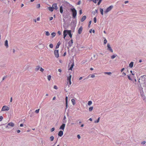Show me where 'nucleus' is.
I'll list each match as a JSON object with an SVG mask.
<instances>
[{
	"mask_svg": "<svg viewBox=\"0 0 146 146\" xmlns=\"http://www.w3.org/2000/svg\"><path fill=\"white\" fill-rule=\"evenodd\" d=\"M100 119V117H99L98 119V120L96 121H94L95 123H98L99 122V120Z\"/></svg>",
	"mask_w": 146,
	"mask_h": 146,
	"instance_id": "nucleus-32",
	"label": "nucleus"
},
{
	"mask_svg": "<svg viewBox=\"0 0 146 146\" xmlns=\"http://www.w3.org/2000/svg\"><path fill=\"white\" fill-rule=\"evenodd\" d=\"M5 46H8V41L7 40H6L5 41Z\"/></svg>",
	"mask_w": 146,
	"mask_h": 146,
	"instance_id": "nucleus-31",
	"label": "nucleus"
},
{
	"mask_svg": "<svg viewBox=\"0 0 146 146\" xmlns=\"http://www.w3.org/2000/svg\"><path fill=\"white\" fill-rule=\"evenodd\" d=\"M69 43L70 44V43L72 44L73 43V40H71L69 42Z\"/></svg>",
	"mask_w": 146,
	"mask_h": 146,
	"instance_id": "nucleus-44",
	"label": "nucleus"
},
{
	"mask_svg": "<svg viewBox=\"0 0 146 146\" xmlns=\"http://www.w3.org/2000/svg\"><path fill=\"white\" fill-rule=\"evenodd\" d=\"M40 5L39 4H38L37 5L36 7L37 8H38L40 7Z\"/></svg>",
	"mask_w": 146,
	"mask_h": 146,
	"instance_id": "nucleus-41",
	"label": "nucleus"
},
{
	"mask_svg": "<svg viewBox=\"0 0 146 146\" xmlns=\"http://www.w3.org/2000/svg\"><path fill=\"white\" fill-rule=\"evenodd\" d=\"M130 72L132 74V75H134V74L132 73V70H131Z\"/></svg>",
	"mask_w": 146,
	"mask_h": 146,
	"instance_id": "nucleus-63",
	"label": "nucleus"
},
{
	"mask_svg": "<svg viewBox=\"0 0 146 146\" xmlns=\"http://www.w3.org/2000/svg\"><path fill=\"white\" fill-rule=\"evenodd\" d=\"M124 70V68L122 69L121 70V72H122Z\"/></svg>",
	"mask_w": 146,
	"mask_h": 146,
	"instance_id": "nucleus-54",
	"label": "nucleus"
},
{
	"mask_svg": "<svg viewBox=\"0 0 146 146\" xmlns=\"http://www.w3.org/2000/svg\"><path fill=\"white\" fill-rule=\"evenodd\" d=\"M82 78V77H80L79 78V80H81Z\"/></svg>",
	"mask_w": 146,
	"mask_h": 146,
	"instance_id": "nucleus-64",
	"label": "nucleus"
},
{
	"mask_svg": "<svg viewBox=\"0 0 146 146\" xmlns=\"http://www.w3.org/2000/svg\"><path fill=\"white\" fill-rule=\"evenodd\" d=\"M46 35L47 36H49L50 35V34L48 31H46Z\"/></svg>",
	"mask_w": 146,
	"mask_h": 146,
	"instance_id": "nucleus-34",
	"label": "nucleus"
},
{
	"mask_svg": "<svg viewBox=\"0 0 146 146\" xmlns=\"http://www.w3.org/2000/svg\"><path fill=\"white\" fill-rule=\"evenodd\" d=\"M60 13H62L63 12V7L62 6L60 7Z\"/></svg>",
	"mask_w": 146,
	"mask_h": 146,
	"instance_id": "nucleus-18",
	"label": "nucleus"
},
{
	"mask_svg": "<svg viewBox=\"0 0 146 146\" xmlns=\"http://www.w3.org/2000/svg\"><path fill=\"white\" fill-rule=\"evenodd\" d=\"M100 11L101 14L103 15V9L102 8H100Z\"/></svg>",
	"mask_w": 146,
	"mask_h": 146,
	"instance_id": "nucleus-26",
	"label": "nucleus"
},
{
	"mask_svg": "<svg viewBox=\"0 0 146 146\" xmlns=\"http://www.w3.org/2000/svg\"><path fill=\"white\" fill-rule=\"evenodd\" d=\"M72 76L70 74L69 75V76H68L67 77V80L68 82L69 80H71Z\"/></svg>",
	"mask_w": 146,
	"mask_h": 146,
	"instance_id": "nucleus-17",
	"label": "nucleus"
},
{
	"mask_svg": "<svg viewBox=\"0 0 146 146\" xmlns=\"http://www.w3.org/2000/svg\"><path fill=\"white\" fill-rule=\"evenodd\" d=\"M122 75L123 76H124L126 75V74L125 73L123 72L122 73Z\"/></svg>",
	"mask_w": 146,
	"mask_h": 146,
	"instance_id": "nucleus-47",
	"label": "nucleus"
},
{
	"mask_svg": "<svg viewBox=\"0 0 146 146\" xmlns=\"http://www.w3.org/2000/svg\"><path fill=\"white\" fill-rule=\"evenodd\" d=\"M33 114L32 113L30 115V117H32L33 115Z\"/></svg>",
	"mask_w": 146,
	"mask_h": 146,
	"instance_id": "nucleus-59",
	"label": "nucleus"
},
{
	"mask_svg": "<svg viewBox=\"0 0 146 146\" xmlns=\"http://www.w3.org/2000/svg\"><path fill=\"white\" fill-rule=\"evenodd\" d=\"M20 132V131L19 130H18L17 131V133H19Z\"/></svg>",
	"mask_w": 146,
	"mask_h": 146,
	"instance_id": "nucleus-57",
	"label": "nucleus"
},
{
	"mask_svg": "<svg viewBox=\"0 0 146 146\" xmlns=\"http://www.w3.org/2000/svg\"><path fill=\"white\" fill-rule=\"evenodd\" d=\"M63 132L62 131H59L58 135L59 136L61 137L63 135Z\"/></svg>",
	"mask_w": 146,
	"mask_h": 146,
	"instance_id": "nucleus-11",
	"label": "nucleus"
},
{
	"mask_svg": "<svg viewBox=\"0 0 146 146\" xmlns=\"http://www.w3.org/2000/svg\"><path fill=\"white\" fill-rule=\"evenodd\" d=\"M12 101V98L11 97L10 99V102H11Z\"/></svg>",
	"mask_w": 146,
	"mask_h": 146,
	"instance_id": "nucleus-60",
	"label": "nucleus"
},
{
	"mask_svg": "<svg viewBox=\"0 0 146 146\" xmlns=\"http://www.w3.org/2000/svg\"><path fill=\"white\" fill-rule=\"evenodd\" d=\"M68 34L69 35L70 37L71 38L72 35L71 33V30H68Z\"/></svg>",
	"mask_w": 146,
	"mask_h": 146,
	"instance_id": "nucleus-12",
	"label": "nucleus"
},
{
	"mask_svg": "<svg viewBox=\"0 0 146 146\" xmlns=\"http://www.w3.org/2000/svg\"><path fill=\"white\" fill-rule=\"evenodd\" d=\"M8 125L9 126H11V127H14V124L12 122L9 123L8 124Z\"/></svg>",
	"mask_w": 146,
	"mask_h": 146,
	"instance_id": "nucleus-13",
	"label": "nucleus"
},
{
	"mask_svg": "<svg viewBox=\"0 0 146 146\" xmlns=\"http://www.w3.org/2000/svg\"><path fill=\"white\" fill-rule=\"evenodd\" d=\"M91 77L92 78H93L95 77V76L94 74H92L91 76Z\"/></svg>",
	"mask_w": 146,
	"mask_h": 146,
	"instance_id": "nucleus-46",
	"label": "nucleus"
},
{
	"mask_svg": "<svg viewBox=\"0 0 146 146\" xmlns=\"http://www.w3.org/2000/svg\"><path fill=\"white\" fill-rule=\"evenodd\" d=\"M71 83H71V80H69L68 82V81H67V84L66 85V86L65 87V88H65V89H64L65 90H66V89H65V88L67 87V85L68 86V88H69L70 87V85L71 84Z\"/></svg>",
	"mask_w": 146,
	"mask_h": 146,
	"instance_id": "nucleus-6",
	"label": "nucleus"
},
{
	"mask_svg": "<svg viewBox=\"0 0 146 146\" xmlns=\"http://www.w3.org/2000/svg\"><path fill=\"white\" fill-rule=\"evenodd\" d=\"M3 118V117L2 116H0V121H2Z\"/></svg>",
	"mask_w": 146,
	"mask_h": 146,
	"instance_id": "nucleus-38",
	"label": "nucleus"
},
{
	"mask_svg": "<svg viewBox=\"0 0 146 146\" xmlns=\"http://www.w3.org/2000/svg\"><path fill=\"white\" fill-rule=\"evenodd\" d=\"M60 42H58V43L57 44L56 46H60Z\"/></svg>",
	"mask_w": 146,
	"mask_h": 146,
	"instance_id": "nucleus-45",
	"label": "nucleus"
},
{
	"mask_svg": "<svg viewBox=\"0 0 146 146\" xmlns=\"http://www.w3.org/2000/svg\"><path fill=\"white\" fill-rule=\"evenodd\" d=\"M86 16H83L82 18L81 19V22H83L84 21V20L86 19Z\"/></svg>",
	"mask_w": 146,
	"mask_h": 146,
	"instance_id": "nucleus-16",
	"label": "nucleus"
},
{
	"mask_svg": "<svg viewBox=\"0 0 146 146\" xmlns=\"http://www.w3.org/2000/svg\"><path fill=\"white\" fill-rule=\"evenodd\" d=\"M113 8V6L112 5L110 6L109 7L107 8L106 11H104V13H107L108 12L111 11V10Z\"/></svg>",
	"mask_w": 146,
	"mask_h": 146,
	"instance_id": "nucleus-5",
	"label": "nucleus"
},
{
	"mask_svg": "<svg viewBox=\"0 0 146 146\" xmlns=\"http://www.w3.org/2000/svg\"><path fill=\"white\" fill-rule=\"evenodd\" d=\"M108 49L111 52H113V50H112L111 48L110 47V46H108Z\"/></svg>",
	"mask_w": 146,
	"mask_h": 146,
	"instance_id": "nucleus-20",
	"label": "nucleus"
},
{
	"mask_svg": "<svg viewBox=\"0 0 146 146\" xmlns=\"http://www.w3.org/2000/svg\"><path fill=\"white\" fill-rule=\"evenodd\" d=\"M107 42V40L106 39H105L104 40V43L106 44Z\"/></svg>",
	"mask_w": 146,
	"mask_h": 146,
	"instance_id": "nucleus-42",
	"label": "nucleus"
},
{
	"mask_svg": "<svg viewBox=\"0 0 146 146\" xmlns=\"http://www.w3.org/2000/svg\"><path fill=\"white\" fill-rule=\"evenodd\" d=\"M68 34V30H65L63 31L64 38H65Z\"/></svg>",
	"mask_w": 146,
	"mask_h": 146,
	"instance_id": "nucleus-7",
	"label": "nucleus"
},
{
	"mask_svg": "<svg viewBox=\"0 0 146 146\" xmlns=\"http://www.w3.org/2000/svg\"><path fill=\"white\" fill-rule=\"evenodd\" d=\"M54 139V137L53 136H51L50 137V139L51 141H53Z\"/></svg>",
	"mask_w": 146,
	"mask_h": 146,
	"instance_id": "nucleus-28",
	"label": "nucleus"
},
{
	"mask_svg": "<svg viewBox=\"0 0 146 146\" xmlns=\"http://www.w3.org/2000/svg\"><path fill=\"white\" fill-rule=\"evenodd\" d=\"M9 107L5 105L2 108L1 110V111H8L9 110Z\"/></svg>",
	"mask_w": 146,
	"mask_h": 146,
	"instance_id": "nucleus-3",
	"label": "nucleus"
},
{
	"mask_svg": "<svg viewBox=\"0 0 146 146\" xmlns=\"http://www.w3.org/2000/svg\"><path fill=\"white\" fill-rule=\"evenodd\" d=\"M23 124H21L20 125V127H23Z\"/></svg>",
	"mask_w": 146,
	"mask_h": 146,
	"instance_id": "nucleus-61",
	"label": "nucleus"
},
{
	"mask_svg": "<svg viewBox=\"0 0 146 146\" xmlns=\"http://www.w3.org/2000/svg\"><path fill=\"white\" fill-rule=\"evenodd\" d=\"M90 1H92L94 3H96L97 1H98V5H99L102 1V0H89Z\"/></svg>",
	"mask_w": 146,
	"mask_h": 146,
	"instance_id": "nucleus-4",
	"label": "nucleus"
},
{
	"mask_svg": "<svg viewBox=\"0 0 146 146\" xmlns=\"http://www.w3.org/2000/svg\"><path fill=\"white\" fill-rule=\"evenodd\" d=\"M47 78L48 80L50 81L51 79V76L50 75H49L47 76Z\"/></svg>",
	"mask_w": 146,
	"mask_h": 146,
	"instance_id": "nucleus-25",
	"label": "nucleus"
},
{
	"mask_svg": "<svg viewBox=\"0 0 146 146\" xmlns=\"http://www.w3.org/2000/svg\"><path fill=\"white\" fill-rule=\"evenodd\" d=\"M128 3V1H125L124 2V3L125 4H126L127 3Z\"/></svg>",
	"mask_w": 146,
	"mask_h": 146,
	"instance_id": "nucleus-55",
	"label": "nucleus"
},
{
	"mask_svg": "<svg viewBox=\"0 0 146 146\" xmlns=\"http://www.w3.org/2000/svg\"><path fill=\"white\" fill-rule=\"evenodd\" d=\"M104 74H108V75H110L111 74V72H105L104 73Z\"/></svg>",
	"mask_w": 146,
	"mask_h": 146,
	"instance_id": "nucleus-29",
	"label": "nucleus"
},
{
	"mask_svg": "<svg viewBox=\"0 0 146 146\" xmlns=\"http://www.w3.org/2000/svg\"><path fill=\"white\" fill-rule=\"evenodd\" d=\"M54 88L56 90L58 89L56 85H55L54 86Z\"/></svg>",
	"mask_w": 146,
	"mask_h": 146,
	"instance_id": "nucleus-39",
	"label": "nucleus"
},
{
	"mask_svg": "<svg viewBox=\"0 0 146 146\" xmlns=\"http://www.w3.org/2000/svg\"><path fill=\"white\" fill-rule=\"evenodd\" d=\"M92 104V102L91 101H90L88 102V104L89 106L91 105Z\"/></svg>",
	"mask_w": 146,
	"mask_h": 146,
	"instance_id": "nucleus-27",
	"label": "nucleus"
},
{
	"mask_svg": "<svg viewBox=\"0 0 146 146\" xmlns=\"http://www.w3.org/2000/svg\"><path fill=\"white\" fill-rule=\"evenodd\" d=\"M40 68V67L39 66H37L36 67L35 70L36 71H37Z\"/></svg>",
	"mask_w": 146,
	"mask_h": 146,
	"instance_id": "nucleus-14",
	"label": "nucleus"
},
{
	"mask_svg": "<svg viewBox=\"0 0 146 146\" xmlns=\"http://www.w3.org/2000/svg\"><path fill=\"white\" fill-rule=\"evenodd\" d=\"M48 9L51 12H52L53 11V8L52 7H49L48 8Z\"/></svg>",
	"mask_w": 146,
	"mask_h": 146,
	"instance_id": "nucleus-21",
	"label": "nucleus"
},
{
	"mask_svg": "<svg viewBox=\"0 0 146 146\" xmlns=\"http://www.w3.org/2000/svg\"><path fill=\"white\" fill-rule=\"evenodd\" d=\"M65 100H66V108H67V106H68V97L66 96L65 98Z\"/></svg>",
	"mask_w": 146,
	"mask_h": 146,
	"instance_id": "nucleus-15",
	"label": "nucleus"
},
{
	"mask_svg": "<svg viewBox=\"0 0 146 146\" xmlns=\"http://www.w3.org/2000/svg\"><path fill=\"white\" fill-rule=\"evenodd\" d=\"M40 70L42 72H43L44 71V69L41 67L40 68Z\"/></svg>",
	"mask_w": 146,
	"mask_h": 146,
	"instance_id": "nucleus-36",
	"label": "nucleus"
},
{
	"mask_svg": "<svg viewBox=\"0 0 146 146\" xmlns=\"http://www.w3.org/2000/svg\"><path fill=\"white\" fill-rule=\"evenodd\" d=\"M133 62H131L129 64V67L130 68H132L133 66Z\"/></svg>",
	"mask_w": 146,
	"mask_h": 146,
	"instance_id": "nucleus-22",
	"label": "nucleus"
},
{
	"mask_svg": "<svg viewBox=\"0 0 146 146\" xmlns=\"http://www.w3.org/2000/svg\"><path fill=\"white\" fill-rule=\"evenodd\" d=\"M115 56H115L114 55H113L111 56V59H113L115 57Z\"/></svg>",
	"mask_w": 146,
	"mask_h": 146,
	"instance_id": "nucleus-37",
	"label": "nucleus"
},
{
	"mask_svg": "<svg viewBox=\"0 0 146 146\" xmlns=\"http://www.w3.org/2000/svg\"><path fill=\"white\" fill-rule=\"evenodd\" d=\"M128 78L129 79V80H131V78H130V76H128Z\"/></svg>",
	"mask_w": 146,
	"mask_h": 146,
	"instance_id": "nucleus-56",
	"label": "nucleus"
},
{
	"mask_svg": "<svg viewBox=\"0 0 146 146\" xmlns=\"http://www.w3.org/2000/svg\"><path fill=\"white\" fill-rule=\"evenodd\" d=\"M82 29L83 28L81 26L80 27L78 31V33L79 34H80L82 32Z\"/></svg>",
	"mask_w": 146,
	"mask_h": 146,
	"instance_id": "nucleus-9",
	"label": "nucleus"
},
{
	"mask_svg": "<svg viewBox=\"0 0 146 146\" xmlns=\"http://www.w3.org/2000/svg\"><path fill=\"white\" fill-rule=\"evenodd\" d=\"M58 34L59 35H60V34H61V32L60 31H58Z\"/></svg>",
	"mask_w": 146,
	"mask_h": 146,
	"instance_id": "nucleus-50",
	"label": "nucleus"
},
{
	"mask_svg": "<svg viewBox=\"0 0 146 146\" xmlns=\"http://www.w3.org/2000/svg\"><path fill=\"white\" fill-rule=\"evenodd\" d=\"M71 102L73 105H74L75 104V100L74 99H72L71 100Z\"/></svg>",
	"mask_w": 146,
	"mask_h": 146,
	"instance_id": "nucleus-23",
	"label": "nucleus"
},
{
	"mask_svg": "<svg viewBox=\"0 0 146 146\" xmlns=\"http://www.w3.org/2000/svg\"><path fill=\"white\" fill-rule=\"evenodd\" d=\"M65 126V124L63 123L60 127V129H61L63 130H64Z\"/></svg>",
	"mask_w": 146,
	"mask_h": 146,
	"instance_id": "nucleus-10",
	"label": "nucleus"
},
{
	"mask_svg": "<svg viewBox=\"0 0 146 146\" xmlns=\"http://www.w3.org/2000/svg\"><path fill=\"white\" fill-rule=\"evenodd\" d=\"M58 71L59 72H62V70L60 69H59Z\"/></svg>",
	"mask_w": 146,
	"mask_h": 146,
	"instance_id": "nucleus-52",
	"label": "nucleus"
},
{
	"mask_svg": "<svg viewBox=\"0 0 146 146\" xmlns=\"http://www.w3.org/2000/svg\"><path fill=\"white\" fill-rule=\"evenodd\" d=\"M77 137L78 139H80V137L79 135H78L77 136Z\"/></svg>",
	"mask_w": 146,
	"mask_h": 146,
	"instance_id": "nucleus-48",
	"label": "nucleus"
},
{
	"mask_svg": "<svg viewBox=\"0 0 146 146\" xmlns=\"http://www.w3.org/2000/svg\"><path fill=\"white\" fill-rule=\"evenodd\" d=\"M39 109L37 110H36L35 111V113H38L39 112Z\"/></svg>",
	"mask_w": 146,
	"mask_h": 146,
	"instance_id": "nucleus-33",
	"label": "nucleus"
},
{
	"mask_svg": "<svg viewBox=\"0 0 146 146\" xmlns=\"http://www.w3.org/2000/svg\"><path fill=\"white\" fill-rule=\"evenodd\" d=\"M40 18L39 17H38V18H37L36 20L37 21H39L40 20Z\"/></svg>",
	"mask_w": 146,
	"mask_h": 146,
	"instance_id": "nucleus-51",
	"label": "nucleus"
},
{
	"mask_svg": "<svg viewBox=\"0 0 146 146\" xmlns=\"http://www.w3.org/2000/svg\"><path fill=\"white\" fill-rule=\"evenodd\" d=\"M74 62H73V63H72V64L71 66L70 67V68L69 69V70H72V69L74 66Z\"/></svg>",
	"mask_w": 146,
	"mask_h": 146,
	"instance_id": "nucleus-19",
	"label": "nucleus"
},
{
	"mask_svg": "<svg viewBox=\"0 0 146 146\" xmlns=\"http://www.w3.org/2000/svg\"><path fill=\"white\" fill-rule=\"evenodd\" d=\"M70 10L72 13V17L74 19L76 17L77 11L75 8H71Z\"/></svg>",
	"mask_w": 146,
	"mask_h": 146,
	"instance_id": "nucleus-1",
	"label": "nucleus"
},
{
	"mask_svg": "<svg viewBox=\"0 0 146 146\" xmlns=\"http://www.w3.org/2000/svg\"><path fill=\"white\" fill-rule=\"evenodd\" d=\"M94 21L95 23H96V17H95L94 18Z\"/></svg>",
	"mask_w": 146,
	"mask_h": 146,
	"instance_id": "nucleus-35",
	"label": "nucleus"
},
{
	"mask_svg": "<svg viewBox=\"0 0 146 146\" xmlns=\"http://www.w3.org/2000/svg\"><path fill=\"white\" fill-rule=\"evenodd\" d=\"M52 8L55 10H57L58 9V7L56 3H54L52 5Z\"/></svg>",
	"mask_w": 146,
	"mask_h": 146,
	"instance_id": "nucleus-8",
	"label": "nucleus"
},
{
	"mask_svg": "<svg viewBox=\"0 0 146 146\" xmlns=\"http://www.w3.org/2000/svg\"><path fill=\"white\" fill-rule=\"evenodd\" d=\"M53 19V17H51L49 18L50 21L52 20Z\"/></svg>",
	"mask_w": 146,
	"mask_h": 146,
	"instance_id": "nucleus-43",
	"label": "nucleus"
},
{
	"mask_svg": "<svg viewBox=\"0 0 146 146\" xmlns=\"http://www.w3.org/2000/svg\"><path fill=\"white\" fill-rule=\"evenodd\" d=\"M54 129H55L54 128V127L52 128L51 129V131L53 132V131H54Z\"/></svg>",
	"mask_w": 146,
	"mask_h": 146,
	"instance_id": "nucleus-40",
	"label": "nucleus"
},
{
	"mask_svg": "<svg viewBox=\"0 0 146 146\" xmlns=\"http://www.w3.org/2000/svg\"><path fill=\"white\" fill-rule=\"evenodd\" d=\"M145 141H143L141 143L143 144H144L145 143Z\"/></svg>",
	"mask_w": 146,
	"mask_h": 146,
	"instance_id": "nucleus-53",
	"label": "nucleus"
},
{
	"mask_svg": "<svg viewBox=\"0 0 146 146\" xmlns=\"http://www.w3.org/2000/svg\"><path fill=\"white\" fill-rule=\"evenodd\" d=\"M91 21H90L89 23V25H90L91 24Z\"/></svg>",
	"mask_w": 146,
	"mask_h": 146,
	"instance_id": "nucleus-58",
	"label": "nucleus"
},
{
	"mask_svg": "<svg viewBox=\"0 0 146 146\" xmlns=\"http://www.w3.org/2000/svg\"><path fill=\"white\" fill-rule=\"evenodd\" d=\"M82 11L81 10H80L79 11V13L80 15H81L82 14Z\"/></svg>",
	"mask_w": 146,
	"mask_h": 146,
	"instance_id": "nucleus-49",
	"label": "nucleus"
},
{
	"mask_svg": "<svg viewBox=\"0 0 146 146\" xmlns=\"http://www.w3.org/2000/svg\"><path fill=\"white\" fill-rule=\"evenodd\" d=\"M66 55V52H65L64 53V54H63V56H65Z\"/></svg>",
	"mask_w": 146,
	"mask_h": 146,
	"instance_id": "nucleus-62",
	"label": "nucleus"
},
{
	"mask_svg": "<svg viewBox=\"0 0 146 146\" xmlns=\"http://www.w3.org/2000/svg\"><path fill=\"white\" fill-rule=\"evenodd\" d=\"M56 35V34L54 32H53L51 34V35L52 36V38H53Z\"/></svg>",
	"mask_w": 146,
	"mask_h": 146,
	"instance_id": "nucleus-24",
	"label": "nucleus"
},
{
	"mask_svg": "<svg viewBox=\"0 0 146 146\" xmlns=\"http://www.w3.org/2000/svg\"><path fill=\"white\" fill-rule=\"evenodd\" d=\"M59 46H56V50H55L54 52V55L55 56V57L56 58H58L59 57L58 50L57 49L59 48Z\"/></svg>",
	"mask_w": 146,
	"mask_h": 146,
	"instance_id": "nucleus-2",
	"label": "nucleus"
},
{
	"mask_svg": "<svg viewBox=\"0 0 146 146\" xmlns=\"http://www.w3.org/2000/svg\"><path fill=\"white\" fill-rule=\"evenodd\" d=\"M93 109V107H91L89 108V111H90L92 110Z\"/></svg>",
	"mask_w": 146,
	"mask_h": 146,
	"instance_id": "nucleus-30",
	"label": "nucleus"
}]
</instances>
